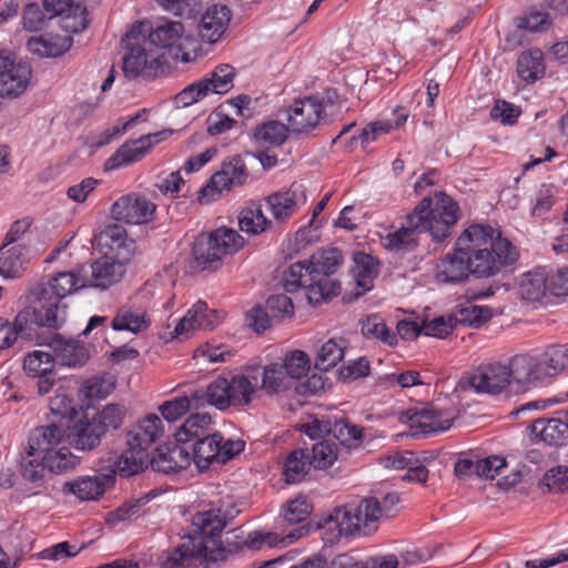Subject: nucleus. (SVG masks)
<instances>
[{"mask_svg": "<svg viewBox=\"0 0 568 568\" xmlns=\"http://www.w3.org/2000/svg\"><path fill=\"white\" fill-rule=\"evenodd\" d=\"M231 518L232 516L222 507H212L197 513L183 541L160 554L159 567L191 568L195 565L202 568L221 567L217 537Z\"/></svg>", "mask_w": 568, "mask_h": 568, "instance_id": "obj_1", "label": "nucleus"}, {"mask_svg": "<svg viewBox=\"0 0 568 568\" xmlns=\"http://www.w3.org/2000/svg\"><path fill=\"white\" fill-rule=\"evenodd\" d=\"M458 219V203L444 192H436L415 206L406 217V225L383 237V245L394 251L410 250L417 246L420 233H429L433 241L442 242L450 236Z\"/></svg>", "mask_w": 568, "mask_h": 568, "instance_id": "obj_2", "label": "nucleus"}, {"mask_svg": "<svg viewBox=\"0 0 568 568\" xmlns=\"http://www.w3.org/2000/svg\"><path fill=\"white\" fill-rule=\"evenodd\" d=\"M342 261L343 254L336 247L318 250L308 261L296 262L285 271L283 286L288 293L303 288L312 305L326 302L339 294V283L331 276Z\"/></svg>", "mask_w": 568, "mask_h": 568, "instance_id": "obj_3", "label": "nucleus"}, {"mask_svg": "<svg viewBox=\"0 0 568 568\" xmlns=\"http://www.w3.org/2000/svg\"><path fill=\"white\" fill-rule=\"evenodd\" d=\"M457 245L464 246L470 274L476 278L493 277L517 260L514 245L490 225L468 226L458 236Z\"/></svg>", "mask_w": 568, "mask_h": 568, "instance_id": "obj_4", "label": "nucleus"}, {"mask_svg": "<svg viewBox=\"0 0 568 568\" xmlns=\"http://www.w3.org/2000/svg\"><path fill=\"white\" fill-rule=\"evenodd\" d=\"M142 23H133L122 39L126 50L122 70L128 79L143 78L153 80L169 70V61L164 52L154 50L143 36Z\"/></svg>", "mask_w": 568, "mask_h": 568, "instance_id": "obj_5", "label": "nucleus"}, {"mask_svg": "<svg viewBox=\"0 0 568 568\" xmlns=\"http://www.w3.org/2000/svg\"><path fill=\"white\" fill-rule=\"evenodd\" d=\"M258 379L257 366H247L243 372L231 375L230 378L219 376L204 389L207 405L219 410L248 406L260 390Z\"/></svg>", "mask_w": 568, "mask_h": 568, "instance_id": "obj_6", "label": "nucleus"}, {"mask_svg": "<svg viewBox=\"0 0 568 568\" xmlns=\"http://www.w3.org/2000/svg\"><path fill=\"white\" fill-rule=\"evenodd\" d=\"M379 517V501L377 498L371 497L364 499L358 505H346L335 508L325 519L323 528L332 530L329 541L354 534L368 535L375 530V524Z\"/></svg>", "mask_w": 568, "mask_h": 568, "instance_id": "obj_7", "label": "nucleus"}, {"mask_svg": "<svg viewBox=\"0 0 568 568\" xmlns=\"http://www.w3.org/2000/svg\"><path fill=\"white\" fill-rule=\"evenodd\" d=\"M65 429L57 424L34 429L29 438V455H42L48 470L62 474L73 470L80 458L64 445Z\"/></svg>", "mask_w": 568, "mask_h": 568, "instance_id": "obj_8", "label": "nucleus"}, {"mask_svg": "<svg viewBox=\"0 0 568 568\" xmlns=\"http://www.w3.org/2000/svg\"><path fill=\"white\" fill-rule=\"evenodd\" d=\"M307 536L305 527L293 528L292 530L281 534L274 531H251L245 539L235 537L233 539H222V532H219L217 546L221 552V566L225 564L233 555L242 554L243 551L252 550L260 551L266 548H283L297 541L300 538Z\"/></svg>", "mask_w": 568, "mask_h": 568, "instance_id": "obj_9", "label": "nucleus"}, {"mask_svg": "<svg viewBox=\"0 0 568 568\" xmlns=\"http://www.w3.org/2000/svg\"><path fill=\"white\" fill-rule=\"evenodd\" d=\"M244 243V239L235 230L220 227L197 235L192 254L202 270L214 268L225 255L236 253Z\"/></svg>", "mask_w": 568, "mask_h": 568, "instance_id": "obj_10", "label": "nucleus"}, {"mask_svg": "<svg viewBox=\"0 0 568 568\" xmlns=\"http://www.w3.org/2000/svg\"><path fill=\"white\" fill-rule=\"evenodd\" d=\"M87 277L81 276L75 270L58 272L48 283L39 286L37 293L38 300L42 302L39 307H31L32 310H49L53 308L57 314L58 324L55 326H48L49 328H59L65 321V304L61 301L87 287Z\"/></svg>", "mask_w": 568, "mask_h": 568, "instance_id": "obj_11", "label": "nucleus"}, {"mask_svg": "<svg viewBox=\"0 0 568 568\" xmlns=\"http://www.w3.org/2000/svg\"><path fill=\"white\" fill-rule=\"evenodd\" d=\"M235 68L219 64L201 79L190 83L174 97L176 108H187L211 94H225L234 85Z\"/></svg>", "mask_w": 568, "mask_h": 568, "instance_id": "obj_12", "label": "nucleus"}, {"mask_svg": "<svg viewBox=\"0 0 568 568\" xmlns=\"http://www.w3.org/2000/svg\"><path fill=\"white\" fill-rule=\"evenodd\" d=\"M327 112L322 98L307 95L295 99L285 109V120L294 135H310L326 122Z\"/></svg>", "mask_w": 568, "mask_h": 568, "instance_id": "obj_13", "label": "nucleus"}, {"mask_svg": "<svg viewBox=\"0 0 568 568\" xmlns=\"http://www.w3.org/2000/svg\"><path fill=\"white\" fill-rule=\"evenodd\" d=\"M243 449L244 442L224 439L213 430L190 446L192 462L199 470H205L214 463L224 464Z\"/></svg>", "mask_w": 568, "mask_h": 568, "instance_id": "obj_14", "label": "nucleus"}, {"mask_svg": "<svg viewBox=\"0 0 568 568\" xmlns=\"http://www.w3.org/2000/svg\"><path fill=\"white\" fill-rule=\"evenodd\" d=\"M54 312L53 308L26 307L17 314L13 324L0 318V349L10 347L19 334L30 336L37 327L55 326L58 318Z\"/></svg>", "mask_w": 568, "mask_h": 568, "instance_id": "obj_15", "label": "nucleus"}, {"mask_svg": "<svg viewBox=\"0 0 568 568\" xmlns=\"http://www.w3.org/2000/svg\"><path fill=\"white\" fill-rule=\"evenodd\" d=\"M400 419L408 424L414 437H426L446 432L454 422V417L448 410L438 409L429 404L406 409L402 413Z\"/></svg>", "mask_w": 568, "mask_h": 568, "instance_id": "obj_16", "label": "nucleus"}, {"mask_svg": "<svg viewBox=\"0 0 568 568\" xmlns=\"http://www.w3.org/2000/svg\"><path fill=\"white\" fill-rule=\"evenodd\" d=\"M173 130L166 129L155 133L141 135L139 139L124 142L104 163L105 171H115L141 161L154 145L166 140Z\"/></svg>", "mask_w": 568, "mask_h": 568, "instance_id": "obj_17", "label": "nucleus"}, {"mask_svg": "<svg viewBox=\"0 0 568 568\" xmlns=\"http://www.w3.org/2000/svg\"><path fill=\"white\" fill-rule=\"evenodd\" d=\"M247 179L248 171L243 159L240 155L233 156L224 161L221 169L210 178L206 185L201 189L200 197L215 200L223 192L244 185Z\"/></svg>", "mask_w": 568, "mask_h": 568, "instance_id": "obj_18", "label": "nucleus"}, {"mask_svg": "<svg viewBox=\"0 0 568 568\" xmlns=\"http://www.w3.org/2000/svg\"><path fill=\"white\" fill-rule=\"evenodd\" d=\"M32 69L28 62L16 61L10 53L0 52V97L17 98L31 80Z\"/></svg>", "mask_w": 568, "mask_h": 568, "instance_id": "obj_19", "label": "nucleus"}, {"mask_svg": "<svg viewBox=\"0 0 568 568\" xmlns=\"http://www.w3.org/2000/svg\"><path fill=\"white\" fill-rule=\"evenodd\" d=\"M135 23H142L144 26V38L154 50H158V52H163L165 49H169L170 51L176 49L174 52L175 59H181L183 62H189L191 60L187 53H179L180 42L184 33V27L181 22L164 21L156 27H152L149 21H136Z\"/></svg>", "mask_w": 568, "mask_h": 568, "instance_id": "obj_20", "label": "nucleus"}, {"mask_svg": "<svg viewBox=\"0 0 568 568\" xmlns=\"http://www.w3.org/2000/svg\"><path fill=\"white\" fill-rule=\"evenodd\" d=\"M469 387L477 394L499 395L511 386L506 364L499 362L479 365L468 377Z\"/></svg>", "mask_w": 568, "mask_h": 568, "instance_id": "obj_21", "label": "nucleus"}, {"mask_svg": "<svg viewBox=\"0 0 568 568\" xmlns=\"http://www.w3.org/2000/svg\"><path fill=\"white\" fill-rule=\"evenodd\" d=\"M306 200L304 185L293 183L290 189L266 196L264 205L276 222L284 223L306 203Z\"/></svg>", "mask_w": 568, "mask_h": 568, "instance_id": "obj_22", "label": "nucleus"}, {"mask_svg": "<svg viewBox=\"0 0 568 568\" xmlns=\"http://www.w3.org/2000/svg\"><path fill=\"white\" fill-rule=\"evenodd\" d=\"M222 320V312L210 308L206 302L197 301L176 324L174 336L181 337L197 329L211 331Z\"/></svg>", "mask_w": 568, "mask_h": 568, "instance_id": "obj_23", "label": "nucleus"}, {"mask_svg": "<svg viewBox=\"0 0 568 568\" xmlns=\"http://www.w3.org/2000/svg\"><path fill=\"white\" fill-rule=\"evenodd\" d=\"M464 246L457 245L452 252L442 257L435 266V278L443 284H460L468 280L470 274L468 260Z\"/></svg>", "mask_w": 568, "mask_h": 568, "instance_id": "obj_24", "label": "nucleus"}, {"mask_svg": "<svg viewBox=\"0 0 568 568\" xmlns=\"http://www.w3.org/2000/svg\"><path fill=\"white\" fill-rule=\"evenodd\" d=\"M155 207V204L146 197L129 194L113 203L112 214L118 221L143 224L152 220Z\"/></svg>", "mask_w": 568, "mask_h": 568, "instance_id": "obj_25", "label": "nucleus"}, {"mask_svg": "<svg viewBox=\"0 0 568 568\" xmlns=\"http://www.w3.org/2000/svg\"><path fill=\"white\" fill-rule=\"evenodd\" d=\"M231 21V11L224 4H213L202 14L197 34L202 41L216 43L225 33Z\"/></svg>", "mask_w": 568, "mask_h": 568, "instance_id": "obj_26", "label": "nucleus"}, {"mask_svg": "<svg viewBox=\"0 0 568 568\" xmlns=\"http://www.w3.org/2000/svg\"><path fill=\"white\" fill-rule=\"evenodd\" d=\"M192 463L190 448L178 442L174 445L159 447L151 459L155 471L163 474L179 473Z\"/></svg>", "mask_w": 568, "mask_h": 568, "instance_id": "obj_27", "label": "nucleus"}, {"mask_svg": "<svg viewBox=\"0 0 568 568\" xmlns=\"http://www.w3.org/2000/svg\"><path fill=\"white\" fill-rule=\"evenodd\" d=\"M68 433L65 432L67 439L77 449L91 450L97 447L102 437V426L95 423L93 417H89L84 413L82 417L72 420V425L68 423Z\"/></svg>", "mask_w": 568, "mask_h": 568, "instance_id": "obj_28", "label": "nucleus"}, {"mask_svg": "<svg viewBox=\"0 0 568 568\" xmlns=\"http://www.w3.org/2000/svg\"><path fill=\"white\" fill-rule=\"evenodd\" d=\"M538 363L537 356L532 354L524 353L513 356L506 364L511 385L515 384L524 389L542 383Z\"/></svg>", "mask_w": 568, "mask_h": 568, "instance_id": "obj_29", "label": "nucleus"}, {"mask_svg": "<svg viewBox=\"0 0 568 568\" xmlns=\"http://www.w3.org/2000/svg\"><path fill=\"white\" fill-rule=\"evenodd\" d=\"M163 434L162 419L155 414H149L134 424L126 434V444L148 453V449Z\"/></svg>", "mask_w": 568, "mask_h": 568, "instance_id": "obj_30", "label": "nucleus"}, {"mask_svg": "<svg viewBox=\"0 0 568 568\" xmlns=\"http://www.w3.org/2000/svg\"><path fill=\"white\" fill-rule=\"evenodd\" d=\"M49 347L54 353V361L61 366H82L90 356L88 348L82 343L73 338H65L60 334H54L51 337Z\"/></svg>", "mask_w": 568, "mask_h": 568, "instance_id": "obj_31", "label": "nucleus"}, {"mask_svg": "<svg viewBox=\"0 0 568 568\" xmlns=\"http://www.w3.org/2000/svg\"><path fill=\"white\" fill-rule=\"evenodd\" d=\"M125 273L122 262L110 256H102L91 264V277L87 278V287H94L101 291L121 281Z\"/></svg>", "mask_w": 568, "mask_h": 568, "instance_id": "obj_32", "label": "nucleus"}, {"mask_svg": "<svg viewBox=\"0 0 568 568\" xmlns=\"http://www.w3.org/2000/svg\"><path fill=\"white\" fill-rule=\"evenodd\" d=\"M114 483L111 475L82 476L72 481H67L63 491L73 494L80 500H97Z\"/></svg>", "mask_w": 568, "mask_h": 568, "instance_id": "obj_33", "label": "nucleus"}, {"mask_svg": "<svg viewBox=\"0 0 568 568\" xmlns=\"http://www.w3.org/2000/svg\"><path fill=\"white\" fill-rule=\"evenodd\" d=\"M362 336L374 344L394 348L398 345L397 334L387 326L379 314H369L359 322Z\"/></svg>", "mask_w": 568, "mask_h": 568, "instance_id": "obj_34", "label": "nucleus"}, {"mask_svg": "<svg viewBox=\"0 0 568 568\" xmlns=\"http://www.w3.org/2000/svg\"><path fill=\"white\" fill-rule=\"evenodd\" d=\"M212 417L206 413H196L189 416L175 432V442L190 448L197 439L212 432Z\"/></svg>", "mask_w": 568, "mask_h": 568, "instance_id": "obj_35", "label": "nucleus"}, {"mask_svg": "<svg viewBox=\"0 0 568 568\" xmlns=\"http://www.w3.org/2000/svg\"><path fill=\"white\" fill-rule=\"evenodd\" d=\"M207 405L204 390L193 392L190 396L175 397L164 402L159 412L170 423L176 422L191 409H197Z\"/></svg>", "mask_w": 568, "mask_h": 568, "instance_id": "obj_36", "label": "nucleus"}, {"mask_svg": "<svg viewBox=\"0 0 568 568\" xmlns=\"http://www.w3.org/2000/svg\"><path fill=\"white\" fill-rule=\"evenodd\" d=\"M536 356L542 383L568 368V347L564 345L549 346Z\"/></svg>", "mask_w": 568, "mask_h": 568, "instance_id": "obj_37", "label": "nucleus"}, {"mask_svg": "<svg viewBox=\"0 0 568 568\" xmlns=\"http://www.w3.org/2000/svg\"><path fill=\"white\" fill-rule=\"evenodd\" d=\"M312 513V505L306 497H297L287 503L284 514L280 520L282 531H290L293 528L305 527L307 535L312 529L308 517Z\"/></svg>", "mask_w": 568, "mask_h": 568, "instance_id": "obj_38", "label": "nucleus"}, {"mask_svg": "<svg viewBox=\"0 0 568 568\" xmlns=\"http://www.w3.org/2000/svg\"><path fill=\"white\" fill-rule=\"evenodd\" d=\"M29 262V250L22 244L0 247V275L6 278L19 277Z\"/></svg>", "mask_w": 568, "mask_h": 568, "instance_id": "obj_39", "label": "nucleus"}, {"mask_svg": "<svg viewBox=\"0 0 568 568\" xmlns=\"http://www.w3.org/2000/svg\"><path fill=\"white\" fill-rule=\"evenodd\" d=\"M239 226L248 235H258L272 227V221L265 216L262 203L251 202L241 210Z\"/></svg>", "mask_w": 568, "mask_h": 568, "instance_id": "obj_40", "label": "nucleus"}, {"mask_svg": "<svg viewBox=\"0 0 568 568\" xmlns=\"http://www.w3.org/2000/svg\"><path fill=\"white\" fill-rule=\"evenodd\" d=\"M150 325V318L146 312L141 307L123 305L113 317L111 326L114 331H128L140 333Z\"/></svg>", "mask_w": 568, "mask_h": 568, "instance_id": "obj_41", "label": "nucleus"}, {"mask_svg": "<svg viewBox=\"0 0 568 568\" xmlns=\"http://www.w3.org/2000/svg\"><path fill=\"white\" fill-rule=\"evenodd\" d=\"M72 45V38L69 36L47 34L32 38L28 47L32 53L44 58H57L64 54Z\"/></svg>", "mask_w": 568, "mask_h": 568, "instance_id": "obj_42", "label": "nucleus"}, {"mask_svg": "<svg viewBox=\"0 0 568 568\" xmlns=\"http://www.w3.org/2000/svg\"><path fill=\"white\" fill-rule=\"evenodd\" d=\"M521 298L538 302L548 293L547 268L536 267L523 274L519 283Z\"/></svg>", "mask_w": 568, "mask_h": 568, "instance_id": "obj_43", "label": "nucleus"}, {"mask_svg": "<svg viewBox=\"0 0 568 568\" xmlns=\"http://www.w3.org/2000/svg\"><path fill=\"white\" fill-rule=\"evenodd\" d=\"M394 120H379L375 122H371L365 128L359 130L357 135H353V140L361 141L363 146L368 143L375 141L379 135L386 134L394 129H398L405 124L407 121L408 114L403 109H397L394 111Z\"/></svg>", "mask_w": 568, "mask_h": 568, "instance_id": "obj_44", "label": "nucleus"}, {"mask_svg": "<svg viewBox=\"0 0 568 568\" xmlns=\"http://www.w3.org/2000/svg\"><path fill=\"white\" fill-rule=\"evenodd\" d=\"M258 374L260 390H264L267 395H277L291 386V379L281 363H271L262 368L258 367Z\"/></svg>", "mask_w": 568, "mask_h": 568, "instance_id": "obj_45", "label": "nucleus"}, {"mask_svg": "<svg viewBox=\"0 0 568 568\" xmlns=\"http://www.w3.org/2000/svg\"><path fill=\"white\" fill-rule=\"evenodd\" d=\"M532 432L545 443L559 446L568 439V420L560 418L538 419L531 426Z\"/></svg>", "mask_w": 568, "mask_h": 568, "instance_id": "obj_46", "label": "nucleus"}, {"mask_svg": "<svg viewBox=\"0 0 568 568\" xmlns=\"http://www.w3.org/2000/svg\"><path fill=\"white\" fill-rule=\"evenodd\" d=\"M313 467L308 459V448L292 450L285 458L283 465V477L287 484L302 481Z\"/></svg>", "mask_w": 568, "mask_h": 568, "instance_id": "obj_47", "label": "nucleus"}, {"mask_svg": "<svg viewBox=\"0 0 568 568\" xmlns=\"http://www.w3.org/2000/svg\"><path fill=\"white\" fill-rule=\"evenodd\" d=\"M347 345V339L343 337H334L326 341L317 352L315 368L327 372L335 367L344 358Z\"/></svg>", "mask_w": 568, "mask_h": 568, "instance_id": "obj_48", "label": "nucleus"}, {"mask_svg": "<svg viewBox=\"0 0 568 568\" xmlns=\"http://www.w3.org/2000/svg\"><path fill=\"white\" fill-rule=\"evenodd\" d=\"M288 133H291L288 123L272 120L257 125L253 135L260 146L276 148L287 140Z\"/></svg>", "mask_w": 568, "mask_h": 568, "instance_id": "obj_49", "label": "nucleus"}, {"mask_svg": "<svg viewBox=\"0 0 568 568\" xmlns=\"http://www.w3.org/2000/svg\"><path fill=\"white\" fill-rule=\"evenodd\" d=\"M517 73L526 82H535L545 74L544 54L538 49L523 52L517 60Z\"/></svg>", "mask_w": 568, "mask_h": 568, "instance_id": "obj_50", "label": "nucleus"}, {"mask_svg": "<svg viewBox=\"0 0 568 568\" xmlns=\"http://www.w3.org/2000/svg\"><path fill=\"white\" fill-rule=\"evenodd\" d=\"M354 267L352 270L356 285L364 292L373 287V282L378 274V263L369 254L357 253L354 257Z\"/></svg>", "mask_w": 568, "mask_h": 568, "instance_id": "obj_51", "label": "nucleus"}, {"mask_svg": "<svg viewBox=\"0 0 568 568\" xmlns=\"http://www.w3.org/2000/svg\"><path fill=\"white\" fill-rule=\"evenodd\" d=\"M338 457V445L331 440L324 439L312 445L308 448V459L315 469H327Z\"/></svg>", "mask_w": 568, "mask_h": 568, "instance_id": "obj_52", "label": "nucleus"}, {"mask_svg": "<svg viewBox=\"0 0 568 568\" xmlns=\"http://www.w3.org/2000/svg\"><path fill=\"white\" fill-rule=\"evenodd\" d=\"M54 357L51 353L36 349L28 353L23 359V369L30 377L36 378L39 374H49L54 368Z\"/></svg>", "mask_w": 568, "mask_h": 568, "instance_id": "obj_53", "label": "nucleus"}, {"mask_svg": "<svg viewBox=\"0 0 568 568\" xmlns=\"http://www.w3.org/2000/svg\"><path fill=\"white\" fill-rule=\"evenodd\" d=\"M146 460L148 453L140 452L138 448L128 446L119 457L116 468L122 477H130L140 473Z\"/></svg>", "mask_w": 568, "mask_h": 568, "instance_id": "obj_54", "label": "nucleus"}, {"mask_svg": "<svg viewBox=\"0 0 568 568\" xmlns=\"http://www.w3.org/2000/svg\"><path fill=\"white\" fill-rule=\"evenodd\" d=\"M281 365L284 367L291 381L300 379L307 375L311 367V359L305 352L296 349L287 353Z\"/></svg>", "mask_w": 568, "mask_h": 568, "instance_id": "obj_55", "label": "nucleus"}, {"mask_svg": "<svg viewBox=\"0 0 568 568\" xmlns=\"http://www.w3.org/2000/svg\"><path fill=\"white\" fill-rule=\"evenodd\" d=\"M552 24L548 12L537 9L528 10L523 17L518 18L517 27L530 32H545Z\"/></svg>", "mask_w": 568, "mask_h": 568, "instance_id": "obj_56", "label": "nucleus"}, {"mask_svg": "<svg viewBox=\"0 0 568 568\" xmlns=\"http://www.w3.org/2000/svg\"><path fill=\"white\" fill-rule=\"evenodd\" d=\"M61 17V28L68 32H82L89 24L88 10L80 3Z\"/></svg>", "mask_w": 568, "mask_h": 568, "instance_id": "obj_57", "label": "nucleus"}, {"mask_svg": "<svg viewBox=\"0 0 568 568\" xmlns=\"http://www.w3.org/2000/svg\"><path fill=\"white\" fill-rule=\"evenodd\" d=\"M125 409L119 404H110L105 406L101 412L93 414L92 417L95 423L102 426V434L109 428L116 429L121 426Z\"/></svg>", "mask_w": 568, "mask_h": 568, "instance_id": "obj_58", "label": "nucleus"}, {"mask_svg": "<svg viewBox=\"0 0 568 568\" xmlns=\"http://www.w3.org/2000/svg\"><path fill=\"white\" fill-rule=\"evenodd\" d=\"M331 433H333L334 437L339 442V444L347 447L357 445L363 436V430L361 427L352 425L344 419L336 420L334 424H332Z\"/></svg>", "mask_w": 568, "mask_h": 568, "instance_id": "obj_59", "label": "nucleus"}, {"mask_svg": "<svg viewBox=\"0 0 568 568\" xmlns=\"http://www.w3.org/2000/svg\"><path fill=\"white\" fill-rule=\"evenodd\" d=\"M50 410L53 415L60 416L62 419L67 418L68 423L74 419L78 415L73 398L69 396L64 389H58L55 395L50 398Z\"/></svg>", "mask_w": 568, "mask_h": 568, "instance_id": "obj_60", "label": "nucleus"}, {"mask_svg": "<svg viewBox=\"0 0 568 568\" xmlns=\"http://www.w3.org/2000/svg\"><path fill=\"white\" fill-rule=\"evenodd\" d=\"M541 484L550 493L568 490V466H557L545 473Z\"/></svg>", "mask_w": 568, "mask_h": 568, "instance_id": "obj_61", "label": "nucleus"}, {"mask_svg": "<svg viewBox=\"0 0 568 568\" xmlns=\"http://www.w3.org/2000/svg\"><path fill=\"white\" fill-rule=\"evenodd\" d=\"M521 111L510 102L498 100L490 109L489 115L494 121L504 125H513L517 122Z\"/></svg>", "mask_w": 568, "mask_h": 568, "instance_id": "obj_62", "label": "nucleus"}, {"mask_svg": "<svg viewBox=\"0 0 568 568\" xmlns=\"http://www.w3.org/2000/svg\"><path fill=\"white\" fill-rule=\"evenodd\" d=\"M266 307L271 312L272 317L284 320L294 315V304L285 294L271 295L266 301Z\"/></svg>", "mask_w": 568, "mask_h": 568, "instance_id": "obj_63", "label": "nucleus"}, {"mask_svg": "<svg viewBox=\"0 0 568 568\" xmlns=\"http://www.w3.org/2000/svg\"><path fill=\"white\" fill-rule=\"evenodd\" d=\"M548 293L552 296H568V267L556 272L547 270Z\"/></svg>", "mask_w": 568, "mask_h": 568, "instance_id": "obj_64", "label": "nucleus"}]
</instances>
